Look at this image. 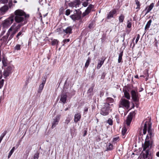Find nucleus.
<instances>
[{
  "label": "nucleus",
  "instance_id": "1",
  "mask_svg": "<svg viewBox=\"0 0 159 159\" xmlns=\"http://www.w3.org/2000/svg\"><path fill=\"white\" fill-rule=\"evenodd\" d=\"M14 14L15 16H14V19L17 23L22 22L25 20V18H28L29 16V15L26 14L24 11L20 9L16 10Z\"/></svg>",
  "mask_w": 159,
  "mask_h": 159
},
{
  "label": "nucleus",
  "instance_id": "2",
  "mask_svg": "<svg viewBox=\"0 0 159 159\" xmlns=\"http://www.w3.org/2000/svg\"><path fill=\"white\" fill-rule=\"evenodd\" d=\"M93 7V5L91 4L89 5L85 11L82 13L81 16L78 14H75V20H80V23L84 22L87 20V17H85V16L90 12L92 9Z\"/></svg>",
  "mask_w": 159,
  "mask_h": 159
},
{
  "label": "nucleus",
  "instance_id": "3",
  "mask_svg": "<svg viewBox=\"0 0 159 159\" xmlns=\"http://www.w3.org/2000/svg\"><path fill=\"white\" fill-rule=\"evenodd\" d=\"M103 107L102 108L100 111V114L103 116L107 115L109 112L110 108L113 106L111 102L104 103Z\"/></svg>",
  "mask_w": 159,
  "mask_h": 159
},
{
  "label": "nucleus",
  "instance_id": "4",
  "mask_svg": "<svg viewBox=\"0 0 159 159\" xmlns=\"http://www.w3.org/2000/svg\"><path fill=\"white\" fill-rule=\"evenodd\" d=\"M151 128V123L148 121H146L143 126V133L144 134H145L146 133L147 130H148V134L149 135L150 137L151 138L153 136V134L152 132Z\"/></svg>",
  "mask_w": 159,
  "mask_h": 159
},
{
  "label": "nucleus",
  "instance_id": "5",
  "mask_svg": "<svg viewBox=\"0 0 159 159\" xmlns=\"http://www.w3.org/2000/svg\"><path fill=\"white\" fill-rule=\"evenodd\" d=\"M14 20V15H11L5 20L2 23L3 28H7L12 24Z\"/></svg>",
  "mask_w": 159,
  "mask_h": 159
},
{
  "label": "nucleus",
  "instance_id": "6",
  "mask_svg": "<svg viewBox=\"0 0 159 159\" xmlns=\"http://www.w3.org/2000/svg\"><path fill=\"white\" fill-rule=\"evenodd\" d=\"M130 102L128 100H121L119 104L120 107H123L128 109L129 106Z\"/></svg>",
  "mask_w": 159,
  "mask_h": 159
},
{
  "label": "nucleus",
  "instance_id": "7",
  "mask_svg": "<svg viewBox=\"0 0 159 159\" xmlns=\"http://www.w3.org/2000/svg\"><path fill=\"white\" fill-rule=\"evenodd\" d=\"M60 115H57L53 119L52 122V128H55L58 124L61 118Z\"/></svg>",
  "mask_w": 159,
  "mask_h": 159
},
{
  "label": "nucleus",
  "instance_id": "8",
  "mask_svg": "<svg viewBox=\"0 0 159 159\" xmlns=\"http://www.w3.org/2000/svg\"><path fill=\"white\" fill-rule=\"evenodd\" d=\"M130 93L132 99H138L139 98L140 95L138 93L137 90H132Z\"/></svg>",
  "mask_w": 159,
  "mask_h": 159
},
{
  "label": "nucleus",
  "instance_id": "9",
  "mask_svg": "<svg viewBox=\"0 0 159 159\" xmlns=\"http://www.w3.org/2000/svg\"><path fill=\"white\" fill-rule=\"evenodd\" d=\"M134 114V112L133 111L130 112L128 116L126 121V124L127 126H129L130 124L132 119L133 117Z\"/></svg>",
  "mask_w": 159,
  "mask_h": 159
},
{
  "label": "nucleus",
  "instance_id": "10",
  "mask_svg": "<svg viewBox=\"0 0 159 159\" xmlns=\"http://www.w3.org/2000/svg\"><path fill=\"white\" fill-rule=\"evenodd\" d=\"M80 4V0H75L73 2L69 3L68 5L70 7H75L76 8L79 7Z\"/></svg>",
  "mask_w": 159,
  "mask_h": 159
},
{
  "label": "nucleus",
  "instance_id": "11",
  "mask_svg": "<svg viewBox=\"0 0 159 159\" xmlns=\"http://www.w3.org/2000/svg\"><path fill=\"white\" fill-rule=\"evenodd\" d=\"M14 25H13L12 26L9 28L11 29V30L10 31L8 41L11 40L15 34L17 32V30H14V31H12V30L14 29Z\"/></svg>",
  "mask_w": 159,
  "mask_h": 159
},
{
  "label": "nucleus",
  "instance_id": "12",
  "mask_svg": "<svg viewBox=\"0 0 159 159\" xmlns=\"http://www.w3.org/2000/svg\"><path fill=\"white\" fill-rule=\"evenodd\" d=\"M11 67L8 66L4 70L3 75L5 78L9 76L10 74L11 73Z\"/></svg>",
  "mask_w": 159,
  "mask_h": 159
},
{
  "label": "nucleus",
  "instance_id": "13",
  "mask_svg": "<svg viewBox=\"0 0 159 159\" xmlns=\"http://www.w3.org/2000/svg\"><path fill=\"white\" fill-rule=\"evenodd\" d=\"M46 79L44 78L42 81V83L40 85L38 90L39 93H41L43 90L45 84L46 83Z\"/></svg>",
  "mask_w": 159,
  "mask_h": 159
},
{
  "label": "nucleus",
  "instance_id": "14",
  "mask_svg": "<svg viewBox=\"0 0 159 159\" xmlns=\"http://www.w3.org/2000/svg\"><path fill=\"white\" fill-rule=\"evenodd\" d=\"M116 13V9H113L110 11L108 14L107 18L108 19H110L113 17V15Z\"/></svg>",
  "mask_w": 159,
  "mask_h": 159
},
{
  "label": "nucleus",
  "instance_id": "15",
  "mask_svg": "<svg viewBox=\"0 0 159 159\" xmlns=\"http://www.w3.org/2000/svg\"><path fill=\"white\" fill-rule=\"evenodd\" d=\"M8 7L7 6L5 5L0 9V14L2 15L8 10Z\"/></svg>",
  "mask_w": 159,
  "mask_h": 159
},
{
  "label": "nucleus",
  "instance_id": "16",
  "mask_svg": "<svg viewBox=\"0 0 159 159\" xmlns=\"http://www.w3.org/2000/svg\"><path fill=\"white\" fill-rule=\"evenodd\" d=\"M11 30V29H9L6 35L4 36H3L1 39V40L3 42H5L6 41L7 39L8 38H9V33L10 31Z\"/></svg>",
  "mask_w": 159,
  "mask_h": 159
},
{
  "label": "nucleus",
  "instance_id": "17",
  "mask_svg": "<svg viewBox=\"0 0 159 159\" xmlns=\"http://www.w3.org/2000/svg\"><path fill=\"white\" fill-rule=\"evenodd\" d=\"M69 94L68 93H64L63 92L61 93V95L58 98V99L60 98V99H66L67 96Z\"/></svg>",
  "mask_w": 159,
  "mask_h": 159
},
{
  "label": "nucleus",
  "instance_id": "18",
  "mask_svg": "<svg viewBox=\"0 0 159 159\" xmlns=\"http://www.w3.org/2000/svg\"><path fill=\"white\" fill-rule=\"evenodd\" d=\"M81 117V115L80 113L75 114L74 116V121L76 123L80 119Z\"/></svg>",
  "mask_w": 159,
  "mask_h": 159
},
{
  "label": "nucleus",
  "instance_id": "19",
  "mask_svg": "<svg viewBox=\"0 0 159 159\" xmlns=\"http://www.w3.org/2000/svg\"><path fill=\"white\" fill-rule=\"evenodd\" d=\"M154 3H152L150 4L148 7H147L146 8V10H147V12L145 14H146L148 13L152 9L154 6Z\"/></svg>",
  "mask_w": 159,
  "mask_h": 159
},
{
  "label": "nucleus",
  "instance_id": "20",
  "mask_svg": "<svg viewBox=\"0 0 159 159\" xmlns=\"http://www.w3.org/2000/svg\"><path fill=\"white\" fill-rule=\"evenodd\" d=\"M72 27L71 26L67 27L66 29L64 30L63 31L66 34H70L72 32Z\"/></svg>",
  "mask_w": 159,
  "mask_h": 159
},
{
  "label": "nucleus",
  "instance_id": "21",
  "mask_svg": "<svg viewBox=\"0 0 159 159\" xmlns=\"http://www.w3.org/2000/svg\"><path fill=\"white\" fill-rule=\"evenodd\" d=\"M128 128V126H127L125 124L124 127H123L122 130V134L123 136H124L126 133L127 131V129Z\"/></svg>",
  "mask_w": 159,
  "mask_h": 159
},
{
  "label": "nucleus",
  "instance_id": "22",
  "mask_svg": "<svg viewBox=\"0 0 159 159\" xmlns=\"http://www.w3.org/2000/svg\"><path fill=\"white\" fill-rule=\"evenodd\" d=\"M105 59L103 58H102L101 60L98 63L97 66V69H99L103 64Z\"/></svg>",
  "mask_w": 159,
  "mask_h": 159
},
{
  "label": "nucleus",
  "instance_id": "23",
  "mask_svg": "<svg viewBox=\"0 0 159 159\" xmlns=\"http://www.w3.org/2000/svg\"><path fill=\"white\" fill-rule=\"evenodd\" d=\"M139 100H133L132 102V107L134 108V104L135 105V106L138 108L139 107Z\"/></svg>",
  "mask_w": 159,
  "mask_h": 159
},
{
  "label": "nucleus",
  "instance_id": "24",
  "mask_svg": "<svg viewBox=\"0 0 159 159\" xmlns=\"http://www.w3.org/2000/svg\"><path fill=\"white\" fill-rule=\"evenodd\" d=\"M107 150L110 151L113 149V147L112 144L110 143H109L107 145Z\"/></svg>",
  "mask_w": 159,
  "mask_h": 159
},
{
  "label": "nucleus",
  "instance_id": "25",
  "mask_svg": "<svg viewBox=\"0 0 159 159\" xmlns=\"http://www.w3.org/2000/svg\"><path fill=\"white\" fill-rule=\"evenodd\" d=\"M93 86L92 87L89 88L88 91V93L89 95L91 96L93 95Z\"/></svg>",
  "mask_w": 159,
  "mask_h": 159
},
{
  "label": "nucleus",
  "instance_id": "26",
  "mask_svg": "<svg viewBox=\"0 0 159 159\" xmlns=\"http://www.w3.org/2000/svg\"><path fill=\"white\" fill-rule=\"evenodd\" d=\"M124 95L126 98L129 99L130 98V96L129 93L126 90L124 91Z\"/></svg>",
  "mask_w": 159,
  "mask_h": 159
},
{
  "label": "nucleus",
  "instance_id": "27",
  "mask_svg": "<svg viewBox=\"0 0 159 159\" xmlns=\"http://www.w3.org/2000/svg\"><path fill=\"white\" fill-rule=\"evenodd\" d=\"M149 145L150 143L149 141L145 142L144 145L143 150H146V149L149 147Z\"/></svg>",
  "mask_w": 159,
  "mask_h": 159
},
{
  "label": "nucleus",
  "instance_id": "28",
  "mask_svg": "<svg viewBox=\"0 0 159 159\" xmlns=\"http://www.w3.org/2000/svg\"><path fill=\"white\" fill-rule=\"evenodd\" d=\"M125 16L123 14H121L119 17V23H122L124 20Z\"/></svg>",
  "mask_w": 159,
  "mask_h": 159
},
{
  "label": "nucleus",
  "instance_id": "29",
  "mask_svg": "<svg viewBox=\"0 0 159 159\" xmlns=\"http://www.w3.org/2000/svg\"><path fill=\"white\" fill-rule=\"evenodd\" d=\"M152 22V20H150L148 21V22L145 27V30L147 29H148L150 27Z\"/></svg>",
  "mask_w": 159,
  "mask_h": 159
},
{
  "label": "nucleus",
  "instance_id": "30",
  "mask_svg": "<svg viewBox=\"0 0 159 159\" xmlns=\"http://www.w3.org/2000/svg\"><path fill=\"white\" fill-rule=\"evenodd\" d=\"M59 41L56 39H54L52 40L51 42V44L53 46L57 45H58Z\"/></svg>",
  "mask_w": 159,
  "mask_h": 159
},
{
  "label": "nucleus",
  "instance_id": "31",
  "mask_svg": "<svg viewBox=\"0 0 159 159\" xmlns=\"http://www.w3.org/2000/svg\"><path fill=\"white\" fill-rule=\"evenodd\" d=\"M123 52H122L119 55V57L118 59V62L120 63L121 62L122 59V56H123Z\"/></svg>",
  "mask_w": 159,
  "mask_h": 159
},
{
  "label": "nucleus",
  "instance_id": "32",
  "mask_svg": "<svg viewBox=\"0 0 159 159\" xmlns=\"http://www.w3.org/2000/svg\"><path fill=\"white\" fill-rule=\"evenodd\" d=\"M2 62L3 64V66H7V59L5 57H3L2 60Z\"/></svg>",
  "mask_w": 159,
  "mask_h": 159
},
{
  "label": "nucleus",
  "instance_id": "33",
  "mask_svg": "<svg viewBox=\"0 0 159 159\" xmlns=\"http://www.w3.org/2000/svg\"><path fill=\"white\" fill-rule=\"evenodd\" d=\"M24 28H23L22 29V31L19 32V33L17 34L16 37L18 39H19L20 36H21L23 34H22V32H24Z\"/></svg>",
  "mask_w": 159,
  "mask_h": 159
},
{
  "label": "nucleus",
  "instance_id": "34",
  "mask_svg": "<svg viewBox=\"0 0 159 159\" xmlns=\"http://www.w3.org/2000/svg\"><path fill=\"white\" fill-rule=\"evenodd\" d=\"M132 26V22L131 20H128L127 22V27L128 28H130Z\"/></svg>",
  "mask_w": 159,
  "mask_h": 159
},
{
  "label": "nucleus",
  "instance_id": "35",
  "mask_svg": "<svg viewBox=\"0 0 159 159\" xmlns=\"http://www.w3.org/2000/svg\"><path fill=\"white\" fill-rule=\"evenodd\" d=\"M135 2L136 4L137 5V7H136V9H139L140 7V2L138 0H135Z\"/></svg>",
  "mask_w": 159,
  "mask_h": 159
},
{
  "label": "nucleus",
  "instance_id": "36",
  "mask_svg": "<svg viewBox=\"0 0 159 159\" xmlns=\"http://www.w3.org/2000/svg\"><path fill=\"white\" fill-rule=\"evenodd\" d=\"M15 50H20V44H17L14 47Z\"/></svg>",
  "mask_w": 159,
  "mask_h": 159
},
{
  "label": "nucleus",
  "instance_id": "37",
  "mask_svg": "<svg viewBox=\"0 0 159 159\" xmlns=\"http://www.w3.org/2000/svg\"><path fill=\"white\" fill-rule=\"evenodd\" d=\"M39 153L37 152L34 155V159H38L39 157Z\"/></svg>",
  "mask_w": 159,
  "mask_h": 159
},
{
  "label": "nucleus",
  "instance_id": "38",
  "mask_svg": "<svg viewBox=\"0 0 159 159\" xmlns=\"http://www.w3.org/2000/svg\"><path fill=\"white\" fill-rule=\"evenodd\" d=\"M88 27L90 29H93V23L91 22L89 24Z\"/></svg>",
  "mask_w": 159,
  "mask_h": 159
},
{
  "label": "nucleus",
  "instance_id": "39",
  "mask_svg": "<svg viewBox=\"0 0 159 159\" xmlns=\"http://www.w3.org/2000/svg\"><path fill=\"white\" fill-rule=\"evenodd\" d=\"M89 63H90V60L89 59H88L86 61V62L85 65V67L87 68L88 67V66L89 65Z\"/></svg>",
  "mask_w": 159,
  "mask_h": 159
},
{
  "label": "nucleus",
  "instance_id": "40",
  "mask_svg": "<svg viewBox=\"0 0 159 159\" xmlns=\"http://www.w3.org/2000/svg\"><path fill=\"white\" fill-rule=\"evenodd\" d=\"M70 118H69L68 117L65 120V124L68 125L69 124V123L70 122Z\"/></svg>",
  "mask_w": 159,
  "mask_h": 159
},
{
  "label": "nucleus",
  "instance_id": "41",
  "mask_svg": "<svg viewBox=\"0 0 159 159\" xmlns=\"http://www.w3.org/2000/svg\"><path fill=\"white\" fill-rule=\"evenodd\" d=\"M23 25L22 24H19L16 27L15 30H17V31L20 28L21 26Z\"/></svg>",
  "mask_w": 159,
  "mask_h": 159
},
{
  "label": "nucleus",
  "instance_id": "42",
  "mask_svg": "<svg viewBox=\"0 0 159 159\" xmlns=\"http://www.w3.org/2000/svg\"><path fill=\"white\" fill-rule=\"evenodd\" d=\"M88 4V0H87L86 1L84 2L82 4L83 5L84 7H86L87 6Z\"/></svg>",
  "mask_w": 159,
  "mask_h": 159
},
{
  "label": "nucleus",
  "instance_id": "43",
  "mask_svg": "<svg viewBox=\"0 0 159 159\" xmlns=\"http://www.w3.org/2000/svg\"><path fill=\"white\" fill-rule=\"evenodd\" d=\"M4 84V80L2 79L0 81V89L1 88L3 85Z\"/></svg>",
  "mask_w": 159,
  "mask_h": 159
},
{
  "label": "nucleus",
  "instance_id": "44",
  "mask_svg": "<svg viewBox=\"0 0 159 159\" xmlns=\"http://www.w3.org/2000/svg\"><path fill=\"white\" fill-rule=\"evenodd\" d=\"M70 18L74 20H75V14L72 15L70 16Z\"/></svg>",
  "mask_w": 159,
  "mask_h": 159
},
{
  "label": "nucleus",
  "instance_id": "45",
  "mask_svg": "<svg viewBox=\"0 0 159 159\" xmlns=\"http://www.w3.org/2000/svg\"><path fill=\"white\" fill-rule=\"evenodd\" d=\"M14 151H12V150H11V151H10L9 153V154L8 155V158H9L12 155V153H13L14 152Z\"/></svg>",
  "mask_w": 159,
  "mask_h": 159
},
{
  "label": "nucleus",
  "instance_id": "46",
  "mask_svg": "<svg viewBox=\"0 0 159 159\" xmlns=\"http://www.w3.org/2000/svg\"><path fill=\"white\" fill-rule=\"evenodd\" d=\"M113 121L112 120L109 119L107 120V123L110 125H112Z\"/></svg>",
  "mask_w": 159,
  "mask_h": 159
},
{
  "label": "nucleus",
  "instance_id": "47",
  "mask_svg": "<svg viewBox=\"0 0 159 159\" xmlns=\"http://www.w3.org/2000/svg\"><path fill=\"white\" fill-rule=\"evenodd\" d=\"M70 13V11L69 9H67L66 11V15L67 16L69 15Z\"/></svg>",
  "mask_w": 159,
  "mask_h": 159
},
{
  "label": "nucleus",
  "instance_id": "48",
  "mask_svg": "<svg viewBox=\"0 0 159 159\" xmlns=\"http://www.w3.org/2000/svg\"><path fill=\"white\" fill-rule=\"evenodd\" d=\"M137 35V38L136 39V40H135V44H136L138 41H139V39L140 38V35L139 34H138Z\"/></svg>",
  "mask_w": 159,
  "mask_h": 159
},
{
  "label": "nucleus",
  "instance_id": "49",
  "mask_svg": "<svg viewBox=\"0 0 159 159\" xmlns=\"http://www.w3.org/2000/svg\"><path fill=\"white\" fill-rule=\"evenodd\" d=\"M0 2L3 4H5L7 2L8 0H0Z\"/></svg>",
  "mask_w": 159,
  "mask_h": 159
},
{
  "label": "nucleus",
  "instance_id": "50",
  "mask_svg": "<svg viewBox=\"0 0 159 159\" xmlns=\"http://www.w3.org/2000/svg\"><path fill=\"white\" fill-rule=\"evenodd\" d=\"M149 150L148 149H147L146 150V153H145V155L146 156V157H147V156L149 155Z\"/></svg>",
  "mask_w": 159,
  "mask_h": 159
},
{
  "label": "nucleus",
  "instance_id": "51",
  "mask_svg": "<svg viewBox=\"0 0 159 159\" xmlns=\"http://www.w3.org/2000/svg\"><path fill=\"white\" fill-rule=\"evenodd\" d=\"M9 5L10 8H11L12 6V1L11 0H10L9 2Z\"/></svg>",
  "mask_w": 159,
  "mask_h": 159
},
{
  "label": "nucleus",
  "instance_id": "52",
  "mask_svg": "<svg viewBox=\"0 0 159 159\" xmlns=\"http://www.w3.org/2000/svg\"><path fill=\"white\" fill-rule=\"evenodd\" d=\"M88 111V108L87 107H85L84 108V113H86Z\"/></svg>",
  "mask_w": 159,
  "mask_h": 159
},
{
  "label": "nucleus",
  "instance_id": "53",
  "mask_svg": "<svg viewBox=\"0 0 159 159\" xmlns=\"http://www.w3.org/2000/svg\"><path fill=\"white\" fill-rule=\"evenodd\" d=\"M70 41V39H66L63 40V42L65 43H66L67 42H68Z\"/></svg>",
  "mask_w": 159,
  "mask_h": 159
},
{
  "label": "nucleus",
  "instance_id": "54",
  "mask_svg": "<svg viewBox=\"0 0 159 159\" xmlns=\"http://www.w3.org/2000/svg\"><path fill=\"white\" fill-rule=\"evenodd\" d=\"M6 133H2L1 135L0 138H1L2 139H3L4 137L5 136V135H6Z\"/></svg>",
  "mask_w": 159,
  "mask_h": 159
},
{
  "label": "nucleus",
  "instance_id": "55",
  "mask_svg": "<svg viewBox=\"0 0 159 159\" xmlns=\"http://www.w3.org/2000/svg\"><path fill=\"white\" fill-rule=\"evenodd\" d=\"M30 149H28V150H26L25 152H26V154L27 155V156L28 155V154L29 153V152L30 151Z\"/></svg>",
  "mask_w": 159,
  "mask_h": 159
},
{
  "label": "nucleus",
  "instance_id": "56",
  "mask_svg": "<svg viewBox=\"0 0 159 159\" xmlns=\"http://www.w3.org/2000/svg\"><path fill=\"white\" fill-rule=\"evenodd\" d=\"M84 134H83V136H85L87 134V131H86V130H85L84 131Z\"/></svg>",
  "mask_w": 159,
  "mask_h": 159
},
{
  "label": "nucleus",
  "instance_id": "57",
  "mask_svg": "<svg viewBox=\"0 0 159 159\" xmlns=\"http://www.w3.org/2000/svg\"><path fill=\"white\" fill-rule=\"evenodd\" d=\"M119 138L118 137L114 138L113 139V141L114 142L116 141Z\"/></svg>",
  "mask_w": 159,
  "mask_h": 159
},
{
  "label": "nucleus",
  "instance_id": "58",
  "mask_svg": "<svg viewBox=\"0 0 159 159\" xmlns=\"http://www.w3.org/2000/svg\"><path fill=\"white\" fill-rule=\"evenodd\" d=\"M2 78V73L1 71H0V79Z\"/></svg>",
  "mask_w": 159,
  "mask_h": 159
},
{
  "label": "nucleus",
  "instance_id": "59",
  "mask_svg": "<svg viewBox=\"0 0 159 159\" xmlns=\"http://www.w3.org/2000/svg\"><path fill=\"white\" fill-rule=\"evenodd\" d=\"M125 33H124L123 34V41H124V40H125Z\"/></svg>",
  "mask_w": 159,
  "mask_h": 159
},
{
  "label": "nucleus",
  "instance_id": "60",
  "mask_svg": "<svg viewBox=\"0 0 159 159\" xmlns=\"http://www.w3.org/2000/svg\"><path fill=\"white\" fill-rule=\"evenodd\" d=\"M62 102L64 103H65L66 102V100H60Z\"/></svg>",
  "mask_w": 159,
  "mask_h": 159
},
{
  "label": "nucleus",
  "instance_id": "61",
  "mask_svg": "<svg viewBox=\"0 0 159 159\" xmlns=\"http://www.w3.org/2000/svg\"><path fill=\"white\" fill-rule=\"evenodd\" d=\"M156 155L157 157H159V151L156 153Z\"/></svg>",
  "mask_w": 159,
  "mask_h": 159
},
{
  "label": "nucleus",
  "instance_id": "62",
  "mask_svg": "<svg viewBox=\"0 0 159 159\" xmlns=\"http://www.w3.org/2000/svg\"><path fill=\"white\" fill-rule=\"evenodd\" d=\"M156 6L157 7H158V6H159V1H158V2L156 4Z\"/></svg>",
  "mask_w": 159,
  "mask_h": 159
},
{
  "label": "nucleus",
  "instance_id": "63",
  "mask_svg": "<svg viewBox=\"0 0 159 159\" xmlns=\"http://www.w3.org/2000/svg\"><path fill=\"white\" fill-rule=\"evenodd\" d=\"M14 150H15V147H13L12 148V149H11V150H12V151H14Z\"/></svg>",
  "mask_w": 159,
  "mask_h": 159
},
{
  "label": "nucleus",
  "instance_id": "64",
  "mask_svg": "<svg viewBox=\"0 0 159 159\" xmlns=\"http://www.w3.org/2000/svg\"><path fill=\"white\" fill-rule=\"evenodd\" d=\"M143 90V88H141L140 90L139 91L141 92Z\"/></svg>",
  "mask_w": 159,
  "mask_h": 159
}]
</instances>
